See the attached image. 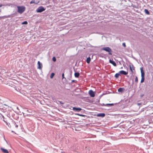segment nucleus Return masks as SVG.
I'll return each mask as SVG.
<instances>
[{
	"mask_svg": "<svg viewBox=\"0 0 153 153\" xmlns=\"http://www.w3.org/2000/svg\"><path fill=\"white\" fill-rule=\"evenodd\" d=\"M18 12L20 13H22L25 10V7L24 6H18Z\"/></svg>",
	"mask_w": 153,
	"mask_h": 153,
	"instance_id": "f257e3e1",
	"label": "nucleus"
},
{
	"mask_svg": "<svg viewBox=\"0 0 153 153\" xmlns=\"http://www.w3.org/2000/svg\"><path fill=\"white\" fill-rule=\"evenodd\" d=\"M102 50L108 52V54L110 55H111L112 53L111 52H112V50L109 47H106L102 48Z\"/></svg>",
	"mask_w": 153,
	"mask_h": 153,
	"instance_id": "f03ea898",
	"label": "nucleus"
},
{
	"mask_svg": "<svg viewBox=\"0 0 153 153\" xmlns=\"http://www.w3.org/2000/svg\"><path fill=\"white\" fill-rule=\"evenodd\" d=\"M45 9L42 6L39 7L36 10V12L37 13H41L45 11Z\"/></svg>",
	"mask_w": 153,
	"mask_h": 153,
	"instance_id": "7ed1b4c3",
	"label": "nucleus"
},
{
	"mask_svg": "<svg viewBox=\"0 0 153 153\" xmlns=\"http://www.w3.org/2000/svg\"><path fill=\"white\" fill-rule=\"evenodd\" d=\"M88 94L91 97H94L95 96L94 92L92 90H90L88 92Z\"/></svg>",
	"mask_w": 153,
	"mask_h": 153,
	"instance_id": "20e7f679",
	"label": "nucleus"
},
{
	"mask_svg": "<svg viewBox=\"0 0 153 153\" xmlns=\"http://www.w3.org/2000/svg\"><path fill=\"white\" fill-rule=\"evenodd\" d=\"M37 68L41 69L42 68V63L39 61H38L37 62Z\"/></svg>",
	"mask_w": 153,
	"mask_h": 153,
	"instance_id": "39448f33",
	"label": "nucleus"
},
{
	"mask_svg": "<svg viewBox=\"0 0 153 153\" xmlns=\"http://www.w3.org/2000/svg\"><path fill=\"white\" fill-rule=\"evenodd\" d=\"M141 73V76L144 77L145 74L144 71L143 69V67H141L140 68Z\"/></svg>",
	"mask_w": 153,
	"mask_h": 153,
	"instance_id": "423d86ee",
	"label": "nucleus"
},
{
	"mask_svg": "<svg viewBox=\"0 0 153 153\" xmlns=\"http://www.w3.org/2000/svg\"><path fill=\"white\" fill-rule=\"evenodd\" d=\"M73 110L75 111H80L82 109L79 108H77V107H73Z\"/></svg>",
	"mask_w": 153,
	"mask_h": 153,
	"instance_id": "0eeeda50",
	"label": "nucleus"
},
{
	"mask_svg": "<svg viewBox=\"0 0 153 153\" xmlns=\"http://www.w3.org/2000/svg\"><path fill=\"white\" fill-rule=\"evenodd\" d=\"M109 62L110 63L112 64L114 66H116V64L114 61L110 59L109 60Z\"/></svg>",
	"mask_w": 153,
	"mask_h": 153,
	"instance_id": "6e6552de",
	"label": "nucleus"
},
{
	"mask_svg": "<svg viewBox=\"0 0 153 153\" xmlns=\"http://www.w3.org/2000/svg\"><path fill=\"white\" fill-rule=\"evenodd\" d=\"M120 74H123L124 75H126L128 74V72H126V71H123L121 70L119 72Z\"/></svg>",
	"mask_w": 153,
	"mask_h": 153,
	"instance_id": "1a4fd4ad",
	"label": "nucleus"
},
{
	"mask_svg": "<svg viewBox=\"0 0 153 153\" xmlns=\"http://www.w3.org/2000/svg\"><path fill=\"white\" fill-rule=\"evenodd\" d=\"M1 150L4 153H9L8 150L6 149H4L3 148H1Z\"/></svg>",
	"mask_w": 153,
	"mask_h": 153,
	"instance_id": "9d476101",
	"label": "nucleus"
},
{
	"mask_svg": "<svg viewBox=\"0 0 153 153\" xmlns=\"http://www.w3.org/2000/svg\"><path fill=\"white\" fill-rule=\"evenodd\" d=\"M130 69L131 72H132V73H133V70H134V68L133 65H130Z\"/></svg>",
	"mask_w": 153,
	"mask_h": 153,
	"instance_id": "9b49d317",
	"label": "nucleus"
},
{
	"mask_svg": "<svg viewBox=\"0 0 153 153\" xmlns=\"http://www.w3.org/2000/svg\"><path fill=\"white\" fill-rule=\"evenodd\" d=\"M124 88H120L118 89V92H122L124 90Z\"/></svg>",
	"mask_w": 153,
	"mask_h": 153,
	"instance_id": "f8f14e48",
	"label": "nucleus"
},
{
	"mask_svg": "<svg viewBox=\"0 0 153 153\" xmlns=\"http://www.w3.org/2000/svg\"><path fill=\"white\" fill-rule=\"evenodd\" d=\"M10 15L4 16H0V19H1L3 18H7L9 17H10Z\"/></svg>",
	"mask_w": 153,
	"mask_h": 153,
	"instance_id": "ddd939ff",
	"label": "nucleus"
},
{
	"mask_svg": "<svg viewBox=\"0 0 153 153\" xmlns=\"http://www.w3.org/2000/svg\"><path fill=\"white\" fill-rule=\"evenodd\" d=\"M98 116H100L103 117L105 116V114L104 113H100L97 115Z\"/></svg>",
	"mask_w": 153,
	"mask_h": 153,
	"instance_id": "4468645a",
	"label": "nucleus"
},
{
	"mask_svg": "<svg viewBox=\"0 0 153 153\" xmlns=\"http://www.w3.org/2000/svg\"><path fill=\"white\" fill-rule=\"evenodd\" d=\"M79 75V74L78 72H76L74 74V76L76 77H78Z\"/></svg>",
	"mask_w": 153,
	"mask_h": 153,
	"instance_id": "2eb2a0df",
	"label": "nucleus"
},
{
	"mask_svg": "<svg viewBox=\"0 0 153 153\" xmlns=\"http://www.w3.org/2000/svg\"><path fill=\"white\" fill-rule=\"evenodd\" d=\"M144 12L146 14L149 15L150 14L148 10L147 9H145L144 10Z\"/></svg>",
	"mask_w": 153,
	"mask_h": 153,
	"instance_id": "dca6fc26",
	"label": "nucleus"
},
{
	"mask_svg": "<svg viewBox=\"0 0 153 153\" xmlns=\"http://www.w3.org/2000/svg\"><path fill=\"white\" fill-rule=\"evenodd\" d=\"M91 61V58L90 57H88L86 59V62L87 63H89Z\"/></svg>",
	"mask_w": 153,
	"mask_h": 153,
	"instance_id": "f3484780",
	"label": "nucleus"
},
{
	"mask_svg": "<svg viewBox=\"0 0 153 153\" xmlns=\"http://www.w3.org/2000/svg\"><path fill=\"white\" fill-rule=\"evenodd\" d=\"M39 2L36 3L35 2L34 0H32L30 2V4H33V3H34L35 4H37L39 3Z\"/></svg>",
	"mask_w": 153,
	"mask_h": 153,
	"instance_id": "a211bd4d",
	"label": "nucleus"
},
{
	"mask_svg": "<svg viewBox=\"0 0 153 153\" xmlns=\"http://www.w3.org/2000/svg\"><path fill=\"white\" fill-rule=\"evenodd\" d=\"M120 75V73H116L115 75V77L116 78H118Z\"/></svg>",
	"mask_w": 153,
	"mask_h": 153,
	"instance_id": "6ab92c4d",
	"label": "nucleus"
},
{
	"mask_svg": "<svg viewBox=\"0 0 153 153\" xmlns=\"http://www.w3.org/2000/svg\"><path fill=\"white\" fill-rule=\"evenodd\" d=\"M145 79L144 77H141V83H142L144 82Z\"/></svg>",
	"mask_w": 153,
	"mask_h": 153,
	"instance_id": "aec40b11",
	"label": "nucleus"
},
{
	"mask_svg": "<svg viewBox=\"0 0 153 153\" xmlns=\"http://www.w3.org/2000/svg\"><path fill=\"white\" fill-rule=\"evenodd\" d=\"M55 74L53 73H51V76H50V77L51 79H52L53 76H54Z\"/></svg>",
	"mask_w": 153,
	"mask_h": 153,
	"instance_id": "412c9836",
	"label": "nucleus"
},
{
	"mask_svg": "<svg viewBox=\"0 0 153 153\" xmlns=\"http://www.w3.org/2000/svg\"><path fill=\"white\" fill-rule=\"evenodd\" d=\"M3 121L6 123V124L8 125V126L10 127H11V126L9 123H8L7 122H6L4 120H3Z\"/></svg>",
	"mask_w": 153,
	"mask_h": 153,
	"instance_id": "4be33fe9",
	"label": "nucleus"
},
{
	"mask_svg": "<svg viewBox=\"0 0 153 153\" xmlns=\"http://www.w3.org/2000/svg\"><path fill=\"white\" fill-rule=\"evenodd\" d=\"M105 105L106 106H113L114 105V104L113 103L106 104Z\"/></svg>",
	"mask_w": 153,
	"mask_h": 153,
	"instance_id": "5701e85b",
	"label": "nucleus"
},
{
	"mask_svg": "<svg viewBox=\"0 0 153 153\" xmlns=\"http://www.w3.org/2000/svg\"><path fill=\"white\" fill-rule=\"evenodd\" d=\"M27 24V22L26 21H24L22 23V25H26Z\"/></svg>",
	"mask_w": 153,
	"mask_h": 153,
	"instance_id": "b1692460",
	"label": "nucleus"
},
{
	"mask_svg": "<svg viewBox=\"0 0 153 153\" xmlns=\"http://www.w3.org/2000/svg\"><path fill=\"white\" fill-rule=\"evenodd\" d=\"M135 82L137 83L138 82V78L137 76H136L135 77Z\"/></svg>",
	"mask_w": 153,
	"mask_h": 153,
	"instance_id": "393cba45",
	"label": "nucleus"
},
{
	"mask_svg": "<svg viewBox=\"0 0 153 153\" xmlns=\"http://www.w3.org/2000/svg\"><path fill=\"white\" fill-rule=\"evenodd\" d=\"M53 60L54 62L56 61V59L55 57H54L53 58Z\"/></svg>",
	"mask_w": 153,
	"mask_h": 153,
	"instance_id": "a878e982",
	"label": "nucleus"
},
{
	"mask_svg": "<svg viewBox=\"0 0 153 153\" xmlns=\"http://www.w3.org/2000/svg\"><path fill=\"white\" fill-rule=\"evenodd\" d=\"M122 45L124 47H125L126 46L125 43H123Z\"/></svg>",
	"mask_w": 153,
	"mask_h": 153,
	"instance_id": "bb28decb",
	"label": "nucleus"
},
{
	"mask_svg": "<svg viewBox=\"0 0 153 153\" xmlns=\"http://www.w3.org/2000/svg\"><path fill=\"white\" fill-rule=\"evenodd\" d=\"M62 78L63 79L64 78H65V79L64 77V73H63L62 74Z\"/></svg>",
	"mask_w": 153,
	"mask_h": 153,
	"instance_id": "cd10ccee",
	"label": "nucleus"
},
{
	"mask_svg": "<svg viewBox=\"0 0 153 153\" xmlns=\"http://www.w3.org/2000/svg\"><path fill=\"white\" fill-rule=\"evenodd\" d=\"M102 106H106V105H105V104H104V103H102V105H101Z\"/></svg>",
	"mask_w": 153,
	"mask_h": 153,
	"instance_id": "c85d7f7f",
	"label": "nucleus"
},
{
	"mask_svg": "<svg viewBox=\"0 0 153 153\" xmlns=\"http://www.w3.org/2000/svg\"><path fill=\"white\" fill-rule=\"evenodd\" d=\"M77 115H79V116H84V115H83L80 114H77Z\"/></svg>",
	"mask_w": 153,
	"mask_h": 153,
	"instance_id": "c756f323",
	"label": "nucleus"
},
{
	"mask_svg": "<svg viewBox=\"0 0 153 153\" xmlns=\"http://www.w3.org/2000/svg\"><path fill=\"white\" fill-rule=\"evenodd\" d=\"M12 123H14V124H16V123H15V122L14 121H13V120L12 121Z\"/></svg>",
	"mask_w": 153,
	"mask_h": 153,
	"instance_id": "7c9ffc66",
	"label": "nucleus"
},
{
	"mask_svg": "<svg viewBox=\"0 0 153 153\" xmlns=\"http://www.w3.org/2000/svg\"><path fill=\"white\" fill-rule=\"evenodd\" d=\"M18 126L17 125H16V127L17 128L18 127Z\"/></svg>",
	"mask_w": 153,
	"mask_h": 153,
	"instance_id": "2f4dec72",
	"label": "nucleus"
},
{
	"mask_svg": "<svg viewBox=\"0 0 153 153\" xmlns=\"http://www.w3.org/2000/svg\"><path fill=\"white\" fill-rule=\"evenodd\" d=\"M17 110H19V108H18V107H17Z\"/></svg>",
	"mask_w": 153,
	"mask_h": 153,
	"instance_id": "473e14b6",
	"label": "nucleus"
},
{
	"mask_svg": "<svg viewBox=\"0 0 153 153\" xmlns=\"http://www.w3.org/2000/svg\"><path fill=\"white\" fill-rule=\"evenodd\" d=\"M74 80H72V82H74Z\"/></svg>",
	"mask_w": 153,
	"mask_h": 153,
	"instance_id": "72a5a7b5",
	"label": "nucleus"
},
{
	"mask_svg": "<svg viewBox=\"0 0 153 153\" xmlns=\"http://www.w3.org/2000/svg\"><path fill=\"white\" fill-rule=\"evenodd\" d=\"M143 95H141V97H143Z\"/></svg>",
	"mask_w": 153,
	"mask_h": 153,
	"instance_id": "f704fd0d",
	"label": "nucleus"
},
{
	"mask_svg": "<svg viewBox=\"0 0 153 153\" xmlns=\"http://www.w3.org/2000/svg\"><path fill=\"white\" fill-rule=\"evenodd\" d=\"M2 117H3V119H4V116H3Z\"/></svg>",
	"mask_w": 153,
	"mask_h": 153,
	"instance_id": "c9c22d12",
	"label": "nucleus"
},
{
	"mask_svg": "<svg viewBox=\"0 0 153 153\" xmlns=\"http://www.w3.org/2000/svg\"><path fill=\"white\" fill-rule=\"evenodd\" d=\"M1 6H2V5H0V7H1Z\"/></svg>",
	"mask_w": 153,
	"mask_h": 153,
	"instance_id": "e433bc0d",
	"label": "nucleus"
},
{
	"mask_svg": "<svg viewBox=\"0 0 153 153\" xmlns=\"http://www.w3.org/2000/svg\"><path fill=\"white\" fill-rule=\"evenodd\" d=\"M12 132H14V131H12Z\"/></svg>",
	"mask_w": 153,
	"mask_h": 153,
	"instance_id": "4c0bfd02",
	"label": "nucleus"
},
{
	"mask_svg": "<svg viewBox=\"0 0 153 153\" xmlns=\"http://www.w3.org/2000/svg\"><path fill=\"white\" fill-rule=\"evenodd\" d=\"M22 113H23V114L24 115V113H23V112Z\"/></svg>",
	"mask_w": 153,
	"mask_h": 153,
	"instance_id": "58836bf2",
	"label": "nucleus"
},
{
	"mask_svg": "<svg viewBox=\"0 0 153 153\" xmlns=\"http://www.w3.org/2000/svg\"><path fill=\"white\" fill-rule=\"evenodd\" d=\"M28 110H27V111H28Z\"/></svg>",
	"mask_w": 153,
	"mask_h": 153,
	"instance_id": "ea45409f",
	"label": "nucleus"
}]
</instances>
